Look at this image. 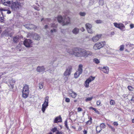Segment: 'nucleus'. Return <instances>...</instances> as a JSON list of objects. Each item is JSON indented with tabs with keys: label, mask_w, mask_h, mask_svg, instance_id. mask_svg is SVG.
<instances>
[{
	"label": "nucleus",
	"mask_w": 134,
	"mask_h": 134,
	"mask_svg": "<svg viewBox=\"0 0 134 134\" xmlns=\"http://www.w3.org/2000/svg\"><path fill=\"white\" fill-rule=\"evenodd\" d=\"M21 4L18 2H13L11 6V8L13 11H16L21 7Z\"/></svg>",
	"instance_id": "1"
},
{
	"label": "nucleus",
	"mask_w": 134,
	"mask_h": 134,
	"mask_svg": "<svg viewBox=\"0 0 134 134\" xmlns=\"http://www.w3.org/2000/svg\"><path fill=\"white\" fill-rule=\"evenodd\" d=\"M29 94V86L27 85L24 86L22 91V96L24 98H26Z\"/></svg>",
	"instance_id": "2"
},
{
	"label": "nucleus",
	"mask_w": 134,
	"mask_h": 134,
	"mask_svg": "<svg viewBox=\"0 0 134 134\" xmlns=\"http://www.w3.org/2000/svg\"><path fill=\"white\" fill-rule=\"evenodd\" d=\"M81 57H83L86 58L88 56L92 55V53L89 51H87L84 49H81Z\"/></svg>",
	"instance_id": "3"
},
{
	"label": "nucleus",
	"mask_w": 134,
	"mask_h": 134,
	"mask_svg": "<svg viewBox=\"0 0 134 134\" xmlns=\"http://www.w3.org/2000/svg\"><path fill=\"white\" fill-rule=\"evenodd\" d=\"M28 36L30 37H32L34 40L39 41L41 38L39 35L36 33H29Z\"/></svg>",
	"instance_id": "4"
},
{
	"label": "nucleus",
	"mask_w": 134,
	"mask_h": 134,
	"mask_svg": "<svg viewBox=\"0 0 134 134\" xmlns=\"http://www.w3.org/2000/svg\"><path fill=\"white\" fill-rule=\"evenodd\" d=\"M49 97H46L45 99V100L43 104L42 105V110L43 113H44L45 109L48 106Z\"/></svg>",
	"instance_id": "5"
},
{
	"label": "nucleus",
	"mask_w": 134,
	"mask_h": 134,
	"mask_svg": "<svg viewBox=\"0 0 134 134\" xmlns=\"http://www.w3.org/2000/svg\"><path fill=\"white\" fill-rule=\"evenodd\" d=\"M32 41L30 39H26L23 42L24 45L27 48H30L32 47Z\"/></svg>",
	"instance_id": "6"
},
{
	"label": "nucleus",
	"mask_w": 134,
	"mask_h": 134,
	"mask_svg": "<svg viewBox=\"0 0 134 134\" xmlns=\"http://www.w3.org/2000/svg\"><path fill=\"white\" fill-rule=\"evenodd\" d=\"M105 44L104 41L101 42H98L94 44L93 46V49L95 50L99 49L103 47Z\"/></svg>",
	"instance_id": "7"
},
{
	"label": "nucleus",
	"mask_w": 134,
	"mask_h": 134,
	"mask_svg": "<svg viewBox=\"0 0 134 134\" xmlns=\"http://www.w3.org/2000/svg\"><path fill=\"white\" fill-rule=\"evenodd\" d=\"M95 78V77H92V76H90L85 81L84 84V86L86 87H88L89 86V83L92 81L94 80Z\"/></svg>",
	"instance_id": "8"
},
{
	"label": "nucleus",
	"mask_w": 134,
	"mask_h": 134,
	"mask_svg": "<svg viewBox=\"0 0 134 134\" xmlns=\"http://www.w3.org/2000/svg\"><path fill=\"white\" fill-rule=\"evenodd\" d=\"M113 24L115 27L119 28L122 31H124L125 30L124 28H125V27L122 23H114Z\"/></svg>",
	"instance_id": "9"
},
{
	"label": "nucleus",
	"mask_w": 134,
	"mask_h": 134,
	"mask_svg": "<svg viewBox=\"0 0 134 134\" xmlns=\"http://www.w3.org/2000/svg\"><path fill=\"white\" fill-rule=\"evenodd\" d=\"M62 24L63 26L66 25L68 24L70 22L69 18L66 16H64Z\"/></svg>",
	"instance_id": "10"
},
{
	"label": "nucleus",
	"mask_w": 134,
	"mask_h": 134,
	"mask_svg": "<svg viewBox=\"0 0 134 134\" xmlns=\"http://www.w3.org/2000/svg\"><path fill=\"white\" fill-rule=\"evenodd\" d=\"M85 26L88 33L92 34L94 33V31L92 29V26L91 24L89 23H87L85 25Z\"/></svg>",
	"instance_id": "11"
},
{
	"label": "nucleus",
	"mask_w": 134,
	"mask_h": 134,
	"mask_svg": "<svg viewBox=\"0 0 134 134\" xmlns=\"http://www.w3.org/2000/svg\"><path fill=\"white\" fill-rule=\"evenodd\" d=\"M72 67L71 66H69L66 69V70L64 73V76H69L70 75L71 71L72 70Z\"/></svg>",
	"instance_id": "12"
},
{
	"label": "nucleus",
	"mask_w": 134,
	"mask_h": 134,
	"mask_svg": "<svg viewBox=\"0 0 134 134\" xmlns=\"http://www.w3.org/2000/svg\"><path fill=\"white\" fill-rule=\"evenodd\" d=\"M74 56L77 57H81V49L76 48L74 50Z\"/></svg>",
	"instance_id": "13"
},
{
	"label": "nucleus",
	"mask_w": 134,
	"mask_h": 134,
	"mask_svg": "<svg viewBox=\"0 0 134 134\" xmlns=\"http://www.w3.org/2000/svg\"><path fill=\"white\" fill-rule=\"evenodd\" d=\"M2 2L5 5L9 6L11 2H13L12 0H2Z\"/></svg>",
	"instance_id": "14"
},
{
	"label": "nucleus",
	"mask_w": 134,
	"mask_h": 134,
	"mask_svg": "<svg viewBox=\"0 0 134 134\" xmlns=\"http://www.w3.org/2000/svg\"><path fill=\"white\" fill-rule=\"evenodd\" d=\"M101 36L102 35L101 34L97 35L92 38V40L94 42H96L99 40Z\"/></svg>",
	"instance_id": "15"
},
{
	"label": "nucleus",
	"mask_w": 134,
	"mask_h": 134,
	"mask_svg": "<svg viewBox=\"0 0 134 134\" xmlns=\"http://www.w3.org/2000/svg\"><path fill=\"white\" fill-rule=\"evenodd\" d=\"M46 69L45 68L44 66H38L36 69V70L38 72H43Z\"/></svg>",
	"instance_id": "16"
},
{
	"label": "nucleus",
	"mask_w": 134,
	"mask_h": 134,
	"mask_svg": "<svg viewBox=\"0 0 134 134\" xmlns=\"http://www.w3.org/2000/svg\"><path fill=\"white\" fill-rule=\"evenodd\" d=\"M62 120L60 116H58L56 118L54 121V122L57 123L62 122Z\"/></svg>",
	"instance_id": "17"
},
{
	"label": "nucleus",
	"mask_w": 134,
	"mask_h": 134,
	"mask_svg": "<svg viewBox=\"0 0 134 134\" xmlns=\"http://www.w3.org/2000/svg\"><path fill=\"white\" fill-rule=\"evenodd\" d=\"M101 70L104 73L108 74L109 72V68L107 66L103 67V68L101 69Z\"/></svg>",
	"instance_id": "18"
},
{
	"label": "nucleus",
	"mask_w": 134,
	"mask_h": 134,
	"mask_svg": "<svg viewBox=\"0 0 134 134\" xmlns=\"http://www.w3.org/2000/svg\"><path fill=\"white\" fill-rule=\"evenodd\" d=\"M79 29L76 27L74 28L72 31V33L75 35H76L79 33Z\"/></svg>",
	"instance_id": "19"
},
{
	"label": "nucleus",
	"mask_w": 134,
	"mask_h": 134,
	"mask_svg": "<svg viewBox=\"0 0 134 134\" xmlns=\"http://www.w3.org/2000/svg\"><path fill=\"white\" fill-rule=\"evenodd\" d=\"M20 37L19 36H16L13 37V42L15 43H17L19 41Z\"/></svg>",
	"instance_id": "20"
},
{
	"label": "nucleus",
	"mask_w": 134,
	"mask_h": 134,
	"mask_svg": "<svg viewBox=\"0 0 134 134\" xmlns=\"http://www.w3.org/2000/svg\"><path fill=\"white\" fill-rule=\"evenodd\" d=\"M75 49V48H74L72 49H68L67 50V52L70 54L73 55H74V50Z\"/></svg>",
	"instance_id": "21"
},
{
	"label": "nucleus",
	"mask_w": 134,
	"mask_h": 134,
	"mask_svg": "<svg viewBox=\"0 0 134 134\" xmlns=\"http://www.w3.org/2000/svg\"><path fill=\"white\" fill-rule=\"evenodd\" d=\"M64 16L62 17V16L59 15L58 17V20L59 23H62L63 20L64 19Z\"/></svg>",
	"instance_id": "22"
},
{
	"label": "nucleus",
	"mask_w": 134,
	"mask_h": 134,
	"mask_svg": "<svg viewBox=\"0 0 134 134\" xmlns=\"http://www.w3.org/2000/svg\"><path fill=\"white\" fill-rule=\"evenodd\" d=\"M82 73L77 71L74 74V77L76 78H78L79 76Z\"/></svg>",
	"instance_id": "23"
},
{
	"label": "nucleus",
	"mask_w": 134,
	"mask_h": 134,
	"mask_svg": "<svg viewBox=\"0 0 134 134\" xmlns=\"http://www.w3.org/2000/svg\"><path fill=\"white\" fill-rule=\"evenodd\" d=\"M82 68L83 65L82 64H80L79 65L77 71L82 73L83 71Z\"/></svg>",
	"instance_id": "24"
},
{
	"label": "nucleus",
	"mask_w": 134,
	"mask_h": 134,
	"mask_svg": "<svg viewBox=\"0 0 134 134\" xmlns=\"http://www.w3.org/2000/svg\"><path fill=\"white\" fill-rule=\"evenodd\" d=\"M22 43H19L16 46V48L19 51H20L22 49L21 45Z\"/></svg>",
	"instance_id": "25"
},
{
	"label": "nucleus",
	"mask_w": 134,
	"mask_h": 134,
	"mask_svg": "<svg viewBox=\"0 0 134 134\" xmlns=\"http://www.w3.org/2000/svg\"><path fill=\"white\" fill-rule=\"evenodd\" d=\"M37 28V27L35 26L34 25L30 24L29 25V29H34V30H35Z\"/></svg>",
	"instance_id": "26"
},
{
	"label": "nucleus",
	"mask_w": 134,
	"mask_h": 134,
	"mask_svg": "<svg viewBox=\"0 0 134 134\" xmlns=\"http://www.w3.org/2000/svg\"><path fill=\"white\" fill-rule=\"evenodd\" d=\"M10 83L11 88H13L14 87L13 85L15 83V81L13 80H11L10 81Z\"/></svg>",
	"instance_id": "27"
},
{
	"label": "nucleus",
	"mask_w": 134,
	"mask_h": 134,
	"mask_svg": "<svg viewBox=\"0 0 134 134\" xmlns=\"http://www.w3.org/2000/svg\"><path fill=\"white\" fill-rule=\"evenodd\" d=\"M70 94V96L73 98H75L77 95L76 93L73 91Z\"/></svg>",
	"instance_id": "28"
},
{
	"label": "nucleus",
	"mask_w": 134,
	"mask_h": 134,
	"mask_svg": "<svg viewBox=\"0 0 134 134\" xmlns=\"http://www.w3.org/2000/svg\"><path fill=\"white\" fill-rule=\"evenodd\" d=\"M90 109H92L94 110V111L96 113L98 114H99V112L95 108H93L92 107H90Z\"/></svg>",
	"instance_id": "29"
},
{
	"label": "nucleus",
	"mask_w": 134,
	"mask_h": 134,
	"mask_svg": "<svg viewBox=\"0 0 134 134\" xmlns=\"http://www.w3.org/2000/svg\"><path fill=\"white\" fill-rule=\"evenodd\" d=\"M3 35H5L6 36H9V33L7 31L5 30L2 33Z\"/></svg>",
	"instance_id": "30"
},
{
	"label": "nucleus",
	"mask_w": 134,
	"mask_h": 134,
	"mask_svg": "<svg viewBox=\"0 0 134 134\" xmlns=\"http://www.w3.org/2000/svg\"><path fill=\"white\" fill-rule=\"evenodd\" d=\"M43 82H40L39 84V87L40 89L43 88Z\"/></svg>",
	"instance_id": "31"
},
{
	"label": "nucleus",
	"mask_w": 134,
	"mask_h": 134,
	"mask_svg": "<svg viewBox=\"0 0 134 134\" xmlns=\"http://www.w3.org/2000/svg\"><path fill=\"white\" fill-rule=\"evenodd\" d=\"M102 130L101 128L99 127L98 126H97L96 128V130L97 131V133H99Z\"/></svg>",
	"instance_id": "32"
},
{
	"label": "nucleus",
	"mask_w": 134,
	"mask_h": 134,
	"mask_svg": "<svg viewBox=\"0 0 134 134\" xmlns=\"http://www.w3.org/2000/svg\"><path fill=\"white\" fill-rule=\"evenodd\" d=\"M100 127L103 129L104 128L106 127V125L104 123H102L100 125Z\"/></svg>",
	"instance_id": "33"
},
{
	"label": "nucleus",
	"mask_w": 134,
	"mask_h": 134,
	"mask_svg": "<svg viewBox=\"0 0 134 134\" xmlns=\"http://www.w3.org/2000/svg\"><path fill=\"white\" fill-rule=\"evenodd\" d=\"M51 131H52L53 132H58V130H57V127H54V128H52L51 130Z\"/></svg>",
	"instance_id": "34"
},
{
	"label": "nucleus",
	"mask_w": 134,
	"mask_h": 134,
	"mask_svg": "<svg viewBox=\"0 0 134 134\" xmlns=\"http://www.w3.org/2000/svg\"><path fill=\"white\" fill-rule=\"evenodd\" d=\"M79 14L81 16H84L86 14L85 12H80L79 13Z\"/></svg>",
	"instance_id": "35"
},
{
	"label": "nucleus",
	"mask_w": 134,
	"mask_h": 134,
	"mask_svg": "<svg viewBox=\"0 0 134 134\" xmlns=\"http://www.w3.org/2000/svg\"><path fill=\"white\" fill-rule=\"evenodd\" d=\"M99 3L100 5H102L104 4V2L103 0H99Z\"/></svg>",
	"instance_id": "36"
},
{
	"label": "nucleus",
	"mask_w": 134,
	"mask_h": 134,
	"mask_svg": "<svg viewBox=\"0 0 134 134\" xmlns=\"http://www.w3.org/2000/svg\"><path fill=\"white\" fill-rule=\"evenodd\" d=\"M94 62L98 64L99 63V61L97 59L95 58L94 59Z\"/></svg>",
	"instance_id": "37"
},
{
	"label": "nucleus",
	"mask_w": 134,
	"mask_h": 134,
	"mask_svg": "<svg viewBox=\"0 0 134 134\" xmlns=\"http://www.w3.org/2000/svg\"><path fill=\"white\" fill-rule=\"evenodd\" d=\"M124 48V47L123 45H121L120 47L119 50L120 51H123Z\"/></svg>",
	"instance_id": "38"
},
{
	"label": "nucleus",
	"mask_w": 134,
	"mask_h": 134,
	"mask_svg": "<svg viewBox=\"0 0 134 134\" xmlns=\"http://www.w3.org/2000/svg\"><path fill=\"white\" fill-rule=\"evenodd\" d=\"M57 31V30L55 29H51L50 30V32L51 33H53L54 32H55Z\"/></svg>",
	"instance_id": "39"
},
{
	"label": "nucleus",
	"mask_w": 134,
	"mask_h": 134,
	"mask_svg": "<svg viewBox=\"0 0 134 134\" xmlns=\"http://www.w3.org/2000/svg\"><path fill=\"white\" fill-rule=\"evenodd\" d=\"M95 22L97 24H100L102 23V21L101 20H96Z\"/></svg>",
	"instance_id": "40"
},
{
	"label": "nucleus",
	"mask_w": 134,
	"mask_h": 134,
	"mask_svg": "<svg viewBox=\"0 0 134 134\" xmlns=\"http://www.w3.org/2000/svg\"><path fill=\"white\" fill-rule=\"evenodd\" d=\"M93 98V97H88L87 98L86 100V102H88L91 100Z\"/></svg>",
	"instance_id": "41"
},
{
	"label": "nucleus",
	"mask_w": 134,
	"mask_h": 134,
	"mask_svg": "<svg viewBox=\"0 0 134 134\" xmlns=\"http://www.w3.org/2000/svg\"><path fill=\"white\" fill-rule=\"evenodd\" d=\"M110 104L112 105H114L115 104V103L114 100H111L110 102Z\"/></svg>",
	"instance_id": "42"
},
{
	"label": "nucleus",
	"mask_w": 134,
	"mask_h": 134,
	"mask_svg": "<svg viewBox=\"0 0 134 134\" xmlns=\"http://www.w3.org/2000/svg\"><path fill=\"white\" fill-rule=\"evenodd\" d=\"M128 88L130 91H132L133 90V88L131 86H128Z\"/></svg>",
	"instance_id": "43"
},
{
	"label": "nucleus",
	"mask_w": 134,
	"mask_h": 134,
	"mask_svg": "<svg viewBox=\"0 0 134 134\" xmlns=\"http://www.w3.org/2000/svg\"><path fill=\"white\" fill-rule=\"evenodd\" d=\"M77 111L78 112L82 111V109L80 107H79L77 109Z\"/></svg>",
	"instance_id": "44"
},
{
	"label": "nucleus",
	"mask_w": 134,
	"mask_h": 134,
	"mask_svg": "<svg viewBox=\"0 0 134 134\" xmlns=\"http://www.w3.org/2000/svg\"><path fill=\"white\" fill-rule=\"evenodd\" d=\"M29 25L30 24H27L25 25V27L26 28L29 29Z\"/></svg>",
	"instance_id": "45"
},
{
	"label": "nucleus",
	"mask_w": 134,
	"mask_h": 134,
	"mask_svg": "<svg viewBox=\"0 0 134 134\" xmlns=\"http://www.w3.org/2000/svg\"><path fill=\"white\" fill-rule=\"evenodd\" d=\"M65 101L67 102H69L70 101V99L68 98H66L65 99Z\"/></svg>",
	"instance_id": "46"
},
{
	"label": "nucleus",
	"mask_w": 134,
	"mask_h": 134,
	"mask_svg": "<svg viewBox=\"0 0 134 134\" xmlns=\"http://www.w3.org/2000/svg\"><path fill=\"white\" fill-rule=\"evenodd\" d=\"M113 125L114 126H116L118 125V124L117 122H114L113 123Z\"/></svg>",
	"instance_id": "47"
},
{
	"label": "nucleus",
	"mask_w": 134,
	"mask_h": 134,
	"mask_svg": "<svg viewBox=\"0 0 134 134\" xmlns=\"http://www.w3.org/2000/svg\"><path fill=\"white\" fill-rule=\"evenodd\" d=\"M100 103V102L99 100L97 101V104L98 105H99Z\"/></svg>",
	"instance_id": "48"
},
{
	"label": "nucleus",
	"mask_w": 134,
	"mask_h": 134,
	"mask_svg": "<svg viewBox=\"0 0 134 134\" xmlns=\"http://www.w3.org/2000/svg\"><path fill=\"white\" fill-rule=\"evenodd\" d=\"M51 27H56V26L54 24H52L51 25Z\"/></svg>",
	"instance_id": "49"
},
{
	"label": "nucleus",
	"mask_w": 134,
	"mask_h": 134,
	"mask_svg": "<svg viewBox=\"0 0 134 134\" xmlns=\"http://www.w3.org/2000/svg\"><path fill=\"white\" fill-rule=\"evenodd\" d=\"M5 11H7V13L8 14H10L11 13V12L9 10H6Z\"/></svg>",
	"instance_id": "50"
},
{
	"label": "nucleus",
	"mask_w": 134,
	"mask_h": 134,
	"mask_svg": "<svg viewBox=\"0 0 134 134\" xmlns=\"http://www.w3.org/2000/svg\"><path fill=\"white\" fill-rule=\"evenodd\" d=\"M56 134H63L61 132L58 131L56 133Z\"/></svg>",
	"instance_id": "51"
},
{
	"label": "nucleus",
	"mask_w": 134,
	"mask_h": 134,
	"mask_svg": "<svg viewBox=\"0 0 134 134\" xmlns=\"http://www.w3.org/2000/svg\"><path fill=\"white\" fill-rule=\"evenodd\" d=\"M6 10L3 9L2 8H0V12H2V11H5Z\"/></svg>",
	"instance_id": "52"
},
{
	"label": "nucleus",
	"mask_w": 134,
	"mask_h": 134,
	"mask_svg": "<svg viewBox=\"0 0 134 134\" xmlns=\"http://www.w3.org/2000/svg\"><path fill=\"white\" fill-rule=\"evenodd\" d=\"M130 27L131 28H132L134 27L133 25V24H131L130 25Z\"/></svg>",
	"instance_id": "53"
},
{
	"label": "nucleus",
	"mask_w": 134,
	"mask_h": 134,
	"mask_svg": "<svg viewBox=\"0 0 134 134\" xmlns=\"http://www.w3.org/2000/svg\"><path fill=\"white\" fill-rule=\"evenodd\" d=\"M111 130L112 131H115V129L114 127H111Z\"/></svg>",
	"instance_id": "54"
},
{
	"label": "nucleus",
	"mask_w": 134,
	"mask_h": 134,
	"mask_svg": "<svg viewBox=\"0 0 134 134\" xmlns=\"http://www.w3.org/2000/svg\"><path fill=\"white\" fill-rule=\"evenodd\" d=\"M131 100L134 102V97H132V98Z\"/></svg>",
	"instance_id": "55"
},
{
	"label": "nucleus",
	"mask_w": 134,
	"mask_h": 134,
	"mask_svg": "<svg viewBox=\"0 0 134 134\" xmlns=\"http://www.w3.org/2000/svg\"><path fill=\"white\" fill-rule=\"evenodd\" d=\"M48 27V25H45L44 26V29H47V28Z\"/></svg>",
	"instance_id": "56"
},
{
	"label": "nucleus",
	"mask_w": 134,
	"mask_h": 134,
	"mask_svg": "<svg viewBox=\"0 0 134 134\" xmlns=\"http://www.w3.org/2000/svg\"><path fill=\"white\" fill-rule=\"evenodd\" d=\"M0 19L2 20H3L4 19V17L3 16H0Z\"/></svg>",
	"instance_id": "57"
},
{
	"label": "nucleus",
	"mask_w": 134,
	"mask_h": 134,
	"mask_svg": "<svg viewBox=\"0 0 134 134\" xmlns=\"http://www.w3.org/2000/svg\"><path fill=\"white\" fill-rule=\"evenodd\" d=\"M83 132L84 134H86L87 133V132L86 130H84Z\"/></svg>",
	"instance_id": "58"
},
{
	"label": "nucleus",
	"mask_w": 134,
	"mask_h": 134,
	"mask_svg": "<svg viewBox=\"0 0 134 134\" xmlns=\"http://www.w3.org/2000/svg\"><path fill=\"white\" fill-rule=\"evenodd\" d=\"M107 125H108V126L110 128H111L112 127V126H111L110 125H109L108 124H107Z\"/></svg>",
	"instance_id": "59"
},
{
	"label": "nucleus",
	"mask_w": 134,
	"mask_h": 134,
	"mask_svg": "<svg viewBox=\"0 0 134 134\" xmlns=\"http://www.w3.org/2000/svg\"><path fill=\"white\" fill-rule=\"evenodd\" d=\"M85 29L83 28H82V31H85Z\"/></svg>",
	"instance_id": "60"
},
{
	"label": "nucleus",
	"mask_w": 134,
	"mask_h": 134,
	"mask_svg": "<svg viewBox=\"0 0 134 134\" xmlns=\"http://www.w3.org/2000/svg\"><path fill=\"white\" fill-rule=\"evenodd\" d=\"M114 32H111V35H113L114 34Z\"/></svg>",
	"instance_id": "61"
},
{
	"label": "nucleus",
	"mask_w": 134,
	"mask_h": 134,
	"mask_svg": "<svg viewBox=\"0 0 134 134\" xmlns=\"http://www.w3.org/2000/svg\"><path fill=\"white\" fill-rule=\"evenodd\" d=\"M132 122L134 123V119L132 120Z\"/></svg>",
	"instance_id": "62"
},
{
	"label": "nucleus",
	"mask_w": 134,
	"mask_h": 134,
	"mask_svg": "<svg viewBox=\"0 0 134 134\" xmlns=\"http://www.w3.org/2000/svg\"><path fill=\"white\" fill-rule=\"evenodd\" d=\"M36 9V10H38V11H39V10H40V9H39V8H37V9Z\"/></svg>",
	"instance_id": "63"
},
{
	"label": "nucleus",
	"mask_w": 134,
	"mask_h": 134,
	"mask_svg": "<svg viewBox=\"0 0 134 134\" xmlns=\"http://www.w3.org/2000/svg\"><path fill=\"white\" fill-rule=\"evenodd\" d=\"M2 32V30H1V29L0 28V34Z\"/></svg>",
	"instance_id": "64"
}]
</instances>
